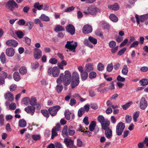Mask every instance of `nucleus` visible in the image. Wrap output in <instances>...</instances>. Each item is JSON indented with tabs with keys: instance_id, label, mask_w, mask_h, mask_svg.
Returning a JSON list of instances; mask_svg holds the SVG:
<instances>
[{
	"instance_id": "1",
	"label": "nucleus",
	"mask_w": 148,
	"mask_h": 148,
	"mask_svg": "<svg viewBox=\"0 0 148 148\" xmlns=\"http://www.w3.org/2000/svg\"><path fill=\"white\" fill-rule=\"evenodd\" d=\"M64 74V75L63 73L60 74L59 77L56 80V82L58 84H60L62 82L65 86L64 89L66 90L67 89L66 86L70 83L71 75L70 71H65Z\"/></svg>"
},
{
	"instance_id": "2",
	"label": "nucleus",
	"mask_w": 148,
	"mask_h": 148,
	"mask_svg": "<svg viewBox=\"0 0 148 148\" xmlns=\"http://www.w3.org/2000/svg\"><path fill=\"white\" fill-rule=\"evenodd\" d=\"M79 76L78 73L76 71L73 72L72 74L71 85V88L73 89L77 86L79 82Z\"/></svg>"
},
{
	"instance_id": "3",
	"label": "nucleus",
	"mask_w": 148,
	"mask_h": 148,
	"mask_svg": "<svg viewBox=\"0 0 148 148\" xmlns=\"http://www.w3.org/2000/svg\"><path fill=\"white\" fill-rule=\"evenodd\" d=\"M60 70L59 68L56 66L49 67L48 69L47 73L49 75H52L54 77H58L60 73Z\"/></svg>"
},
{
	"instance_id": "4",
	"label": "nucleus",
	"mask_w": 148,
	"mask_h": 148,
	"mask_svg": "<svg viewBox=\"0 0 148 148\" xmlns=\"http://www.w3.org/2000/svg\"><path fill=\"white\" fill-rule=\"evenodd\" d=\"M91 43L94 45L96 44L97 43V39L92 36H90L88 38V40L85 39L84 41V43L85 45L92 48L93 47V45Z\"/></svg>"
},
{
	"instance_id": "5",
	"label": "nucleus",
	"mask_w": 148,
	"mask_h": 148,
	"mask_svg": "<svg viewBox=\"0 0 148 148\" xmlns=\"http://www.w3.org/2000/svg\"><path fill=\"white\" fill-rule=\"evenodd\" d=\"M125 124L122 122H119L117 124L116 129V133L118 136L122 135L125 128Z\"/></svg>"
},
{
	"instance_id": "6",
	"label": "nucleus",
	"mask_w": 148,
	"mask_h": 148,
	"mask_svg": "<svg viewBox=\"0 0 148 148\" xmlns=\"http://www.w3.org/2000/svg\"><path fill=\"white\" fill-rule=\"evenodd\" d=\"M60 109V107L58 105L49 108L48 109V111L50 114L52 116H55L58 111Z\"/></svg>"
},
{
	"instance_id": "7",
	"label": "nucleus",
	"mask_w": 148,
	"mask_h": 148,
	"mask_svg": "<svg viewBox=\"0 0 148 148\" xmlns=\"http://www.w3.org/2000/svg\"><path fill=\"white\" fill-rule=\"evenodd\" d=\"M64 143L67 147H69L70 148H77V147L74 145V140H72L70 138L66 137L64 139Z\"/></svg>"
},
{
	"instance_id": "8",
	"label": "nucleus",
	"mask_w": 148,
	"mask_h": 148,
	"mask_svg": "<svg viewBox=\"0 0 148 148\" xmlns=\"http://www.w3.org/2000/svg\"><path fill=\"white\" fill-rule=\"evenodd\" d=\"M60 125L59 123L56 124V126L53 128L51 131V138L52 139H54L55 137L58 136V134L56 132L59 131L60 128Z\"/></svg>"
},
{
	"instance_id": "9",
	"label": "nucleus",
	"mask_w": 148,
	"mask_h": 148,
	"mask_svg": "<svg viewBox=\"0 0 148 148\" xmlns=\"http://www.w3.org/2000/svg\"><path fill=\"white\" fill-rule=\"evenodd\" d=\"M82 32L84 34H88L92 32V26L88 24L84 26L82 28Z\"/></svg>"
},
{
	"instance_id": "10",
	"label": "nucleus",
	"mask_w": 148,
	"mask_h": 148,
	"mask_svg": "<svg viewBox=\"0 0 148 148\" xmlns=\"http://www.w3.org/2000/svg\"><path fill=\"white\" fill-rule=\"evenodd\" d=\"M87 10L92 15H95L98 12L100 11L99 8L94 6L88 7Z\"/></svg>"
},
{
	"instance_id": "11",
	"label": "nucleus",
	"mask_w": 148,
	"mask_h": 148,
	"mask_svg": "<svg viewBox=\"0 0 148 148\" xmlns=\"http://www.w3.org/2000/svg\"><path fill=\"white\" fill-rule=\"evenodd\" d=\"M66 31L71 35H73L75 33V29L74 26L72 24H69L66 27Z\"/></svg>"
},
{
	"instance_id": "12",
	"label": "nucleus",
	"mask_w": 148,
	"mask_h": 148,
	"mask_svg": "<svg viewBox=\"0 0 148 148\" xmlns=\"http://www.w3.org/2000/svg\"><path fill=\"white\" fill-rule=\"evenodd\" d=\"M147 103L144 97L141 98L140 102V108L142 110H145L147 106Z\"/></svg>"
},
{
	"instance_id": "13",
	"label": "nucleus",
	"mask_w": 148,
	"mask_h": 148,
	"mask_svg": "<svg viewBox=\"0 0 148 148\" xmlns=\"http://www.w3.org/2000/svg\"><path fill=\"white\" fill-rule=\"evenodd\" d=\"M34 52V58L36 60H38L42 56V51L37 48H35Z\"/></svg>"
},
{
	"instance_id": "14",
	"label": "nucleus",
	"mask_w": 148,
	"mask_h": 148,
	"mask_svg": "<svg viewBox=\"0 0 148 148\" xmlns=\"http://www.w3.org/2000/svg\"><path fill=\"white\" fill-rule=\"evenodd\" d=\"M25 111L28 113H30L33 115L36 110V108L33 106H28L25 107L24 109Z\"/></svg>"
},
{
	"instance_id": "15",
	"label": "nucleus",
	"mask_w": 148,
	"mask_h": 148,
	"mask_svg": "<svg viewBox=\"0 0 148 148\" xmlns=\"http://www.w3.org/2000/svg\"><path fill=\"white\" fill-rule=\"evenodd\" d=\"M5 43L8 46L14 47H16L18 44V42L16 40L12 39L7 40Z\"/></svg>"
},
{
	"instance_id": "16",
	"label": "nucleus",
	"mask_w": 148,
	"mask_h": 148,
	"mask_svg": "<svg viewBox=\"0 0 148 148\" xmlns=\"http://www.w3.org/2000/svg\"><path fill=\"white\" fill-rule=\"evenodd\" d=\"M6 55L9 57L13 56L15 53V50L12 47H10L7 48L5 51Z\"/></svg>"
},
{
	"instance_id": "17",
	"label": "nucleus",
	"mask_w": 148,
	"mask_h": 148,
	"mask_svg": "<svg viewBox=\"0 0 148 148\" xmlns=\"http://www.w3.org/2000/svg\"><path fill=\"white\" fill-rule=\"evenodd\" d=\"M4 97L5 99L8 100L10 102H12L14 99L13 94L10 92L6 93L4 95Z\"/></svg>"
},
{
	"instance_id": "18",
	"label": "nucleus",
	"mask_w": 148,
	"mask_h": 148,
	"mask_svg": "<svg viewBox=\"0 0 148 148\" xmlns=\"http://www.w3.org/2000/svg\"><path fill=\"white\" fill-rule=\"evenodd\" d=\"M68 127L67 125H65L64 127L63 128L62 132V134L64 137H67L68 138L69 137L68 133Z\"/></svg>"
},
{
	"instance_id": "19",
	"label": "nucleus",
	"mask_w": 148,
	"mask_h": 148,
	"mask_svg": "<svg viewBox=\"0 0 148 148\" xmlns=\"http://www.w3.org/2000/svg\"><path fill=\"white\" fill-rule=\"evenodd\" d=\"M110 125V121L108 119L106 120L104 122L101 124L102 129L105 130H107L109 127Z\"/></svg>"
},
{
	"instance_id": "20",
	"label": "nucleus",
	"mask_w": 148,
	"mask_h": 148,
	"mask_svg": "<svg viewBox=\"0 0 148 148\" xmlns=\"http://www.w3.org/2000/svg\"><path fill=\"white\" fill-rule=\"evenodd\" d=\"M105 130V134L106 137L108 139L111 138L112 136V131L111 130L110 128H108Z\"/></svg>"
},
{
	"instance_id": "21",
	"label": "nucleus",
	"mask_w": 148,
	"mask_h": 148,
	"mask_svg": "<svg viewBox=\"0 0 148 148\" xmlns=\"http://www.w3.org/2000/svg\"><path fill=\"white\" fill-rule=\"evenodd\" d=\"M94 65L92 63H89L86 64L85 66L86 71L87 72H90L94 70Z\"/></svg>"
},
{
	"instance_id": "22",
	"label": "nucleus",
	"mask_w": 148,
	"mask_h": 148,
	"mask_svg": "<svg viewBox=\"0 0 148 148\" xmlns=\"http://www.w3.org/2000/svg\"><path fill=\"white\" fill-rule=\"evenodd\" d=\"M108 8L114 11H117L119 9V7L118 3H115L113 5H110Z\"/></svg>"
},
{
	"instance_id": "23",
	"label": "nucleus",
	"mask_w": 148,
	"mask_h": 148,
	"mask_svg": "<svg viewBox=\"0 0 148 148\" xmlns=\"http://www.w3.org/2000/svg\"><path fill=\"white\" fill-rule=\"evenodd\" d=\"M96 126V122L94 121H92L89 126V130L91 132L93 131Z\"/></svg>"
},
{
	"instance_id": "24",
	"label": "nucleus",
	"mask_w": 148,
	"mask_h": 148,
	"mask_svg": "<svg viewBox=\"0 0 148 148\" xmlns=\"http://www.w3.org/2000/svg\"><path fill=\"white\" fill-rule=\"evenodd\" d=\"M73 42V41H67L66 42V44L65 45V48H68L72 47L73 45L75 46L76 45H77V42H74V43L73 44H72V43Z\"/></svg>"
},
{
	"instance_id": "25",
	"label": "nucleus",
	"mask_w": 148,
	"mask_h": 148,
	"mask_svg": "<svg viewBox=\"0 0 148 148\" xmlns=\"http://www.w3.org/2000/svg\"><path fill=\"white\" fill-rule=\"evenodd\" d=\"M18 125L19 127H25L26 125V121L24 119H20L18 122Z\"/></svg>"
},
{
	"instance_id": "26",
	"label": "nucleus",
	"mask_w": 148,
	"mask_h": 148,
	"mask_svg": "<svg viewBox=\"0 0 148 148\" xmlns=\"http://www.w3.org/2000/svg\"><path fill=\"white\" fill-rule=\"evenodd\" d=\"M88 77V73L86 71H84L81 73V77L83 81H84Z\"/></svg>"
},
{
	"instance_id": "27",
	"label": "nucleus",
	"mask_w": 148,
	"mask_h": 148,
	"mask_svg": "<svg viewBox=\"0 0 148 148\" xmlns=\"http://www.w3.org/2000/svg\"><path fill=\"white\" fill-rule=\"evenodd\" d=\"M63 89V86L60 84H57L55 88V90L56 92L59 94L62 91Z\"/></svg>"
},
{
	"instance_id": "28",
	"label": "nucleus",
	"mask_w": 148,
	"mask_h": 148,
	"mask_svg": "<svg viewBox=\"0 0 148 148\" xmlns=\"http://www.w3.org/2000/svg\"><path fill=\"white\" fill-rule=\"evenodd\" d=\"M109 18L111 21L114 22H116L118 21V17L113 14H110Z\"/></svg>"
},
{
	"instance_id": "29",
	"label": "nucleus",
	"mask_w": 148,
	"mask_h": 148,
	"mask_svg": "<svg viewBox=\"0 0 148 148\" xmlns=\"http://www.w3.org/2000/svg\"><path fill=\"white\" fill-rule=\"evenodd\" d=\"M14 79L16 82L19 81L20 79V74L18 72H15L13 74Z\"/></svg>"
},
{
	"instance_id": "30",
	"label": "nucleus",
	"mask_w": 148,
	"mask_h": 148,
	"mask_svg": "<svg viewBox=\"0 0 148 148\" xmlns=\"http://www.w3.org/2000/svg\"><path fill=\"white\" fill-rule=\"evenodd\" d=\"M37 100L36 98L34 97H32L30 99H29V104L32 106H34L36 105Z\"/></svg>"
},
{
	"instance_id": "31",
	"label": "nucleus",
	"mask_w": 148,
	"mask_h": 148,
	"mask_svg": "<svg viewBox=\"0 0 148 148\" xmlns=\"http://www.w3.org/2000/svg\"><path fill=\"white\" fill-rule=\"evenodd\" d=\"M0 59L1 62L3 64L6 62L5 56L3 52H2L0 56Z\"/></svg>"
},
{
	"instance_id": "32",
	"label": "nucleus",
	"mask_w": 148,
	"mask_h": 148,
	"mask_svg": "<svg viewBox=\"0 0 148 148\" xmlns=\"http://www.w3.org/2000/svg\"><path fill=\"white\" fill-rule=\"evenodd\" d=\"M40 18L41 20L45 22L49 21L50 20L49 17L44 14H42L40 17Z\"/></svg>"
},
{
	"instance_id": "33",
	"label": "nucleus",
	"mask_w": 148,
	"mask_h": 148,
	"mask_svg": "<svg viewBox=\"0 0 148 148\" xmlns=\"http://www.w3.org/2000/svg\"><path fill=\"white\" fill-rule=\"evenodd\" d=\"M19 72L21 75H23L27 73V71L26 68L23 66L21 67L19 69Z\"/></svg>"
},
{
	"instance_id": "34",
	"label": "nucleus",
	"mask_w": 148,
	"mask_h": 148,
	"mask_svg": "<svg viewBox=\"0 0 148 148\" xmlns=\"http://www.w3.org/2000/svg\"><path fill=\"white\" fill-rule=\"evenodd\" d=\"M54 31L56 32L65 31L64 27L60 25H57L55 27Z\"/></svg>"
},
{
	"instance_id": "35",
	"label": "nucleus",
	"mask_w": 148,
	"mask_h": 148,
	"mask_svg": "<svg viewBox=\"0 0 148 148\" xmlns=\"http://www.w3.org/2000/svg\"><path fill=\"white\" fill-rule=\"evenodd\" d=\"M41 112L42 114L45 117L48 118L49 116V111L46 109L41 110Z\"/></svg>"
},
{
	"instance_id": "36",
	"label": "nucleus",
	"mask_w": 148,
	"mask_h": 148,
	"mask_svg": "<svg viewBox=\"0 0 148 148\" xmlns=\"http://www.w3.org/2000/svg\"><path fill=\"white\" fill-rule=\"evenodd\" d=\"M33 7L35 8H37L38 10H41L42 9L43 7V5H40V3L39 2H36L35 3Z\"/></svg>"
},
{
	"instance_id": "37",
	"label": "nucleus",
	"mask_w": 148,
	"mask_h": 148,
	"mask_svg": "<svg viewBox=\"0 0 148 148\" xmlns=\"http://www.w3.org/2000/svg\"><path fill=\"white\" fill-rule=\"evenodd\" d=\"M95 35L100 37L103 39L104 38V37L103 35V33L99 29H98L95 32Z\"/></svg>"
},
{
	"instance_id": "38",
	"label": "nucleus",
	"mask_w": 148,
	"mask_h": 148,
	"mask_svg": "<svg viewBox=\"0 0 148 148\" xmlns=\"http://www.w3.org/2000/svg\"><path fill=\"white\" fill-rule=\"evenodd\" d=\"M139 111H138L134 112L133 114V119L134 122H136L137 121V119L139 116Z\"/></svg>"
},
{
	"instance_id": "39",
	"label": "nucleus",
	"mask_w": 148,
	"mask_h": 148,
	"mask_svg": "<svg viewBox=\"0 0 148 148\" xmlns=\"http://www.w3.org/2000/svg\"><path fill=\"white\" fill-rule=\"evenodd\" d=\"M121 72L123 75H127L128 72V70L126 65H125L123 66Z\"/></svg>"
},
{
	"instance_id": "40",
	"label": "nucleus",
	"mask_w": 148,
	"mask_h": 148,
	"mask_svg": "<svg viewBox=\"0 0 148 148\" xmlns=\"http://www.w3.org/2000/svg\"><path fill=\"white\" fill-rule=\"evenodd\" d=\"M71 113L69 111V110H66L64 112V114L66 119L67 120H69L70 119V114Z\"/></svg>"
},
{
	"instance_id": "41",
	"label": "nucleus",
	"mask_w": 148,
	"mask_h": 148,
	"mask_svg": "<svg viewBox=\"0 0 148 148\" xmlns=\"http://www.w3.org/2000/svg\"><path fill=\"white\" fill-rule=\"evenodd\" d=\"M140 83L143 86H146L148 84V80L147 79H143L140 80Z\"/></svg>"
},
{
	"instance_id": "42",
	"label": "nucleus",
	"mask_w": 148,
	"mask_h": 148,
	"mask_svg": "<svg viewBox=\"0 0 148 148\" xmlns=\"http://www.w3.org/2000/svg\"><path fill=\"white\" fill-rule=\"evenodd\" d=\"M84 112V108H80L78 112L77 115L79 117H82Z\"/></svg>"
},
{
	"instance_id": "43",
	"label": "nucleus",
	"mask_w": 148,
	"mask_h": 148,
	"mask_svg": "<svg viewBox=\"0 0 148 148\" xmlns=\"http://www.w3.org/2000/svg\"><path fill=\"white\" fill-rule=\"evenodd\" d=\"M113 67V66L112 63L108 64L106 67L107 71L109 72H111L112 70Z\"/></svg>"
},
{
	"instance_id": "44",
	"label": "nucleus",
	"mask_w": 148,
	"mask_h": 148,
	"mask_svg": "<svg viewBox=\"0 0 148 148\" xmlns=\"http://www.w3.org/2000/svg\"><path fill=\"white\" fill-rule=\"evenodd\" d=\"M15 34L17 35L18 37L19 38H22L24 35V33L20 30L16 32Z\"/></svg>"
},
{
	"instance_id": "45",
	"label": "nucleus",
	"mask_w": 148,
	"mask_h": 148,
	"mask_svg": "<svg viewBox=\"0 0 148 148\" xmlns=\"http://www.w3.org/2000/svg\"><path fill=\"white\" fill-rule=\"evenodd\" d=\"M97 76V73L94 71L90 72L89 74V77L90 79L95 78Z\"/></svg>"
},
{
	"instance_id": "46",
	"label": "nucleus",
	"mask_w": 148,
	"mask_h": 148,
	"mask_svg": "<svg viewBox=\"0 0 148 148\" xmlns=\"http://www.w3.org/2000/svg\"><path fill=\"white\" fill-rule=\"evenodd\" d=\"M97 120L101 124L103 123L105 121V118L102 115H100L98 116L97 117Z\"/></svg>"
},
{
	"instance_id": "47",
	"label": "nucleus",
	"mask_w": 148,
	"mask_h": 148,
	"mask_svg": "<svg viewBox=\"0 0 148 148\" xmlns=\"http://www.w3.org/2000/svg\"><path fill=\"white\" fill-rule=\"evenodd\" d=\"M58 60L54 58H51L49 60V63L52 64H55L58 62Z\"/></svg>"
},
{
	"instance_id": "48",
	"label": "nucleus",
	"mask_w": 148,
	"mask_h": 148,
	"mask_svg": "<svg viewBox=\"0 0 148 148\" xmlns=\"http://www.w3.org/2000/svg\"><path fill=\"white\" fill-rule=\"evenodd\" d=\"M97 69L99 71H102L104 69V66L103 65L101 62L99 63L97 66Z\"/></svg>"
},
{
	"instance_id": "49",
	"label": "nucleus",
	"mask_w": 148,
	"mask_h": 148,
	"mask_svg": "<svg viewBox=\"0 0 148 148\" xmlns=\"http://www.w3.org/2000/svg\"><path fill=\"white\" fill-rule=\"evenodd\" d=\"M39 66V64L38 62H36L32 64L31 65V68L33 70H36L37 69Z\"/></svg>"
},
{
	"instance_id": "50",
	"label": "nucleus",
	"mask_w": 148,
	"mask_h": 148,
	"mask_svg": "<svg viewBox=\"0 0 148 148\" xmlns=\"http://www.w3.org/2000/svg\"><path fill=\"white\" fill-rule=\"evenodd\" d=\"M116 44V42L113 40L110 41L108 43L109 46L111 48H113L115 47Z\"/></svg>"
},
{
	"instance_id": "51",
	"label": "nucleus",
	"mask_w": 148,
	"mask_h": 148,
	"mask_svg": "<svg viewBox=\"0 0 148 148\" xmlns=\"http://www.w3.org/2000/svg\"><path fill=\"white\" fill-rule=\"evenodd\" d=\"M25 21L24 19H21L19 20L17 24L20 26H23L25 24Z\"/></svg>"
},
{
	"instance_id": "52",
	"label": "nucleus",
	"mask_w": 148,
	"mask_h": 148,
	"mask_svg": "<svg viewBox=\"0 0 148 148\" xmlns=\"http://www.w3.org/2000/svg\"><path fill=\"white\" fill-rule=\"evenodd\" d=\"M29 98L28 97L24 98L22 100V101L25 105H27L29 102Z\"/></svg>"
},
{
	"instance_id": "53",
	"label": "nucleus",
	"mask_w": 148,
	"mask_h": 148,
	"mask_svg": "<svg viewBox=\"0 0 148 148\" xmlns=\"http://www.w3.org/2000/svg\"><path fill=\"white\" fill-rule=\"evenodd\" d=\"M32 137L33 140L36 141L40 140V137L39 135H33L32 136Z\"/></svg>"
},
{
	"instance_id": "54",
	"label": "nucleus",
	"mask_w": 148,
	"mask_h": 148,
	"mask_svg": "<svg viewBox=\"0 0 148 148\" xmlns=\"http://www.w3.org/2000/svg\"><path fill=\"white\" fill-rule=\"evenodd\" d=\"M8 4L14 5L15 7L18 8V5L16 3V2L13 0H10L8 1Z\"/></svg>"
},
{
	"instance_id": "55",
	"label": "nucleus",
	"mask_w": 148,
	"mask_h": 148,
	"mask_svg": "<svg viewBox=\"0 0 148 148\" xmlns=\"http://www.w3.org/2000/svg\"><path fill=\"white\" fill-rule=\"evenodd\" d=\"M126 50V48L125 47H123L119 51L118 53V55L119 56H121L124 53Z\"/></svg>"
},
{
	"instance_id": "56",
	"label": "nucleus",
	"mask_w": 148,
	"mask_h": 148,
	"mask_svg": "<svg viewBox=\"0 0 148 148\" xmlns=\"http://www.w3.org/2000/svg\"><path fill=\"white\" fill-rule=\"evenodd\" d=\"M26 26H28V29L31 30L34 26V23L32 22H28L26 23Z\"/></svg>"
},
{
	"instance_id": "57",
	"label": "nucleus",
	"mask_w": 148,
	"mask_h": 148,
	"mask_svg": "<svg viewBox=\"0 0 148 148\" xmlns=\"http://www.w3.org/2000/svg\"><path fill=\"white\" fill-rule=\"evenodd\" d=\"M75 8V7L73 6L68 7L66 9L64 10V12H69L73 10Z\"/></svg>"
},
{
	"instance_id": "58",
	"label": "nucleus",
	"mask_w": 148,
	"mask_h": 148,
	"mask_svg": "<svg viewBox=\"0 0 148 148\" xmlns=\"http://www.w3.org/2000/svg\"><path fill=\"white\" fill-rule=\"evenodd\" d=\"M6 6H7L10 10L12 11L14 9V7L12 5L8 4V1L6 3Z\"/></svg>"
},
{
	"instance_id": "59",
	"label": "nucleus",
	"mask_w": 148,
	"mask_h": 148,
	"mask_svg": "<svg viewBox=\"0 0 148 148\" xmlns=\"http://www.w3.org/2000/svg\"><path fill=\"white\" fill-rule=\"evenodd\" d=\"M16 108V104L14 103H12L9 105V108L11 110H14Z\"/></svg>"
},
{
	"instance_id": "60",
	"label": "nucleus",
	"mask_w": 148,
	"mask_h": 148,
	"mask_svg": "<svg viewBox=\"0 0 148 148\" xmlns=\"http://www.w3.org/2000/svg\"><path fill=\"white\" fill-rule=\"evenodd\" d=\"M77 46V45H76L75 46L73 45L72 47L68 48L67 49H69V50L73 51V52H75L76 51L75 49Z\"/></svg>"
},
{
	"instance_id": "61",
	"label": "nucleus",
	"mask_w": 148,
	"mask_h": 148,
	"mask_svg": "<svg viewBox=\"0 0 148 148\" xmlns=\"http://www.w3.org/2000/svg\"><path fill=\"white\" fill-rule=\"evenodd\" d=\"M116 80L118 81L124 82L125 79L124 78L121 77L120 75H118L117 77Z\"/></svg>"
},
{
	"instance_id": "62",
	"label": "nucleus",
	"mask_w": 148,
	"mask_h": 148,
	"mask_svg": "<svg viewBox=\"0 0 148 148\" xmlns=\"http://www.w3.org/2000/svg\"><path fill=\"white\" fill-rule=\"evenodd\" d=\"M4 123L3 115L2 114H0V124L3 126V125Z\"/></svg>"
},
{
	"instance_id": "63",
	"label": "nucleus",
	"mask_w": 148,
	"mask_h": 148,
	"mask_svg": "<svg viewBox=\"0 0 148 148\" xmlns=\"http://www.w3.org/2000/svg\"><path fill=\"white\" fill-rule=\"evenodd\" d=\"M139 42L138 41H135L133 42L131 45L130 46V48L131 47H136L138 45Z\"/></svg>"
},
{
	"instance_id": "64",
	"label": "nucleus",
	"mask_w": 148,
	"mask_h": 148,
	"mask_svg": "<svg viewBox=\"0 0 148 148\" xmlns=\"http://www.w3.org/2000/svg\"><path fill=\"white\" fill-rule=\"evenodd\" d=\"M55 147L57 148H63L62 144L60 143L56 142L55 143Z\"/></svg>"
}]
</instances>
